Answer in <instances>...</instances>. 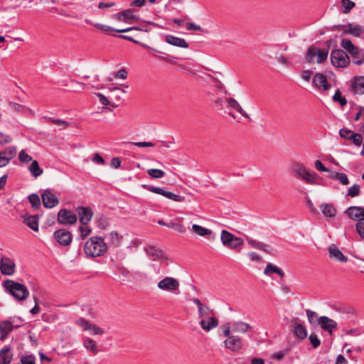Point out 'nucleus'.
I'll return each mask as SVG.
<instances>
[{
    "mask_svg": "<svg viewBox=\"0 0 364 364\" xmlns=\"http://www.w3.org/2000/svg\"><path fill=\"white\" fill-rule=\"evenodd\" d=\"M107 251V245L101 237H92L86 241L84 245L85 253L91 257L102 256Z\"/></svg>",
    "mask_w": 364,
    "mask_h": 364,
    "instance_id": "f257e3e1",
    "label": "nucleus"
},
{
    "mask_svg": "<svg viewBox=\"0 0 364 364\" xmlns=\"http://www.w3.org/2000/svg\"><path fill=\"white\" fill-rule=\"evenodd\" d=\"M331 178L338 181L342 185H348L349 183V181L348 176L344 173H335L332 174Z\"/></svg>",
    "mask_w": 364,
    "mask_h": 364,
    "instance_id": "79ce46f5",
    "label": "nucleus"
},
{
    "mask_svg": "<svg viewBox=\"0 0 364 364\" xmlns=\"http://www.w3.org/2000/svg\"><path fill=\"white\" fill-rule=\"evenodd\" d=\"M82 239H85L91 233V228L87 225H82L79 228Z\"/></svg>",
    "mask_w": 364,
    "mask_h": 364,
    "instance_id": "4d7b16f0",
    "label": "nucleus"
},
{
    "mask_svg": "<svg viewBox=\"0 0 364 364\" xmlns=\"http://www.w3.org/2000/svg\"><path fill=\"white\" fill-rule=\"evenodd\" d=\"M48 122H51L58 126L63 127V129L68 127L69 126V122L63 119H55L52 117H46Z\"/></svg>",
    "mask_w": 364,
    "mask_h": 364,
    "instance_id": "864d4df0",
    "label": "nucleus"
},
{
    "mask_svg": "<svg viewBox=\"0 0 364 364\" xmlns=\"http://www.w3.org/2000/svg\"><path fill=\"white\" fill-rule=\"evenodd\" d=\"M18 159L20 161L24 162V163H28L30 161L32 162L33 159L32 157L28 155L24 150H21L18 154Z\"/></svg>",
    "mask_w": 364,
    "mask_h": 364,
    "instance_id": "bf43d9fd",
    "label": "nucleus"
},
{
    "mask_svg": "<svg viewBox=\"0 0 364 364\" xmlns=\"http://www.w3.org/2000/svg\"><path fill=\"white\" fill-rule=\"evenodd\" d=\"M77 220V215L65 208L60 209L58 213V222L61 225H74Z\"/></svg>",
    "mask_w": 364,
    "mask_h": 364,
    "instance_id": "1a4fd4ad",
    "label": "nucleus"
},
{
    "mask_svg": "<svg viewBox=\"0 0 364 364\" xmlns=\"http://www.w3.org/2000/svg\"><path fill=\"white\" fill-rule=\"evenodd\" d=\"M9 105L12 109L16 112H24L27 110L26 107L16 102H10Z\"/></svg>",
    "mask_w": 364,
    "mask_h": 364,
    "instance_id": "69168bd1",
    "label": "nucleus"
},
{
    "mask_svg": "<svg viewBox=\"0 0 364 364\" xmlns=\"http://www.w3.org/2000/svg\"><path fill=\"white\" fill-rule=\"evenodd\" d=\"M142 187L148 190L149 191L161 195L164 197H166L168 199H170L171 200L176 201V202H183L185 201V197L175 194L172 192L166 191L161 188L155 187L153 186H149V185H142Z\"/></svg>",
    "mask_w": 364,
    "mask_h": 364,
    "instance_id": "6e6552de",
    "label": "nucleus"
},
{
    "mask_svg": "<svg viewBox=\"0 0 364 364\" xmlns=\"http://www.w3.org/2000/svg\"><path fill=\"white\" fill-rule=\"evenodd\" d=\"M333 100L334 102H338L341 107H344L347 104L346 99L342 96L341 92L339 90H337L333 96Z\"/></svg>",
    "mask_w": 364,
    "mask_h": 364,
    "instance_id": "49530a36",
    "label": "nucleus"
},
{
    "mask_svg": "<svg viewBox=\"0 0 364 364\" xmlns=\"http://www.w3.org/2000/svg\"><path fill=\"white\" fill-rule=\"evenodd\" d=\"M350 88L354 95L364 94V76H355L350 82Z\"/></svg>",
    "mask_w": 364,
    "mask_h": 364,
    "instance_id": "a211bd4d",
    "label": "nucleus"
},
{
    "mask_svg": "<svg viewBox=\"0 0 364 364\" xmlns=\"http://www.w3.org/2000/svg\"><path fill=\"white\" fill-rule=\"evenodd\" d=\"M43 206L46 208H52L56 206L58 203V198L50 190H46L41 195Z\"/></svg>",
    "mask_w": 364,
    "mask_h": 364,
    "instance_id": "dca6fc26",
    "label": "nucleus"
},
{
    "mask_svg": "<svg viewBox=\"0 0 364 364\" xmlns=\"http://www.w3.org/2000/svg\"><path fill=\"white\" fill-rule=\"evenodd\" d=\"M14 326L9 320L0 321V340L4 341Z\"/></svg>",
    "mask_w": 364,
    "mask_h": 364,
    "instance_id": "bb28decb",
    "label": "nucleus"
},
{
    "mask_svg": "<svg viewBox=\"0 0 364 364\" xmlns=\"http://www.w3.org/2000/svg\"><path fill=\"white\" fill-rule=\"evenodd\" d=\"M213 314V311H211L208 306L205 305L201 309H198V317L200 320L206 318V317L210 316Z\"/></svg>",
    "mask_w": 364,
    "mask_h": 364,
    "instance_id": "3c124183",
    "label": "nucleus"
},
{
    "mask_svg": "<svg viewBox=\"0 0 364 364\" xmlns=\"http://www.w3.org/2000/svg\"><path fill=\"white\" fill-rule=\"evenodd\" d=\"M291 171L298 178L303 180L308 184H316V180L318 178V175L317 173L310 172L304 165L298 162H295L292 164Z\"/></svg>",
    "mask_w": 364,
    "mask_h": 364,
    "instance_id": "20e7f679",
    "label": "nucleus"
},
{
    "mask_svg": "<svg viewBox=\"0 0 364 364\" xmlns=\"http://www.w3.org/2000/svg\"><path fill=\"white\" fill-rule=\"evenodd\" d=\"M94 26L104 32H109V31H115L117 33H126L130 31L136 30V31H144L143 29L139 28L138 27H129L127 28L122 29H116L107 25L96 23H94Z\"/></svg>",
    "mask_w": 364,
    "mask_h": 364,
    "instance_id": "b1692460",
    "label": "nucleus"
},
{
    "mask_svg": "<svg viewBox=\"0 0 364 364\" xmlns=\"http://www.w3.org/2000/svg\"><path fill=\"white\" fill-rule=\"evenodd\" d=\"M97 225L101 229H105L109 225V222L107 218L101 215L97 219Z\"/></svg>",
    "mask_w": 364,
    "mask_h": 364,
    "instance_id": "680f3d73",
    "label": "nucleus"
},
{
    "mask_svg": "<svg viewBox=\"0 0 364 364\" xmlns=\"http://www.w3.org/2000/svg\"><path fill=\"white\" fill-rule=\"evenodd\" d=\"M28 200L34 209H38L41 206V200L38 194H31L28 196Z\"/></svg>",
    "mask_w": 364,
    "mask_h": 364,
    "instance_id": "a18cd8bd",
    "label": "nucleus"
},
{
    "mask_svg": "<svg viewBox=\"0 0 364 364\" xmlns=\"http://www.w3.org/2000/svg\"><path fill=\"white\" fill-rule=\"evenodd\" d=\"M360 194V186L358 184H354L348 189V195L351 197H356Z\"/></svg>",
    "mask_w": 364,
    "mask_h": 364,
    "instance_id": "e2e57ef3",
    "label": "nucleus"
},
{
    "mask_svg": "<svg viewBox=\"0 0 364 364\" xmlns=\"http://www.w3.org/2000/svg\"><path fill=\"white\" fill-rule=\"evenodd\" d=\"M328 250L330 258L341 262H346L348 261L347 257H346L335 245L332 244L329 245Z\"/></svg>",
    "mask_w": 364,
    "mask_h": 364,
    "instance_id": "5701e85b",
    "label": "nucleus"
},
{
    "mask_svg": "<svg viewBox=\"0 0 364 364\" xmlns=\"http://www.w3.org/2000/svg\"><path fill=\"white\" fill-rule=\"evenodd\" d=\"M24 223L34 231L38 230V217L37 215H25Z\"/></svg>",
    "mask_w": 364,
    "mask_h": 364,
    "instance_id": "2f4dec72",
    "label": "nucleus"
},
{
    "mask_svg": "<svg viewBox=\"0 0 364 364\" xmlns=\"http://www.w3.org/2000/svg\"><path fill=\"white\" fill-rule=\"evenodd\" d=\"M320 209L326 217L333 218L336 215L337 210L333 204L323 203L321 204Z\"/></svg>",
    "mask_w": 364,
    "mask_h": 364,
    "instance_id": "c756f323",
    "label": "nucleus"
},
{
    "mask_svg": "<svg viewBox=\"0 0 364 364\" xmlns=\"http://www.w3.org/2000/svg\"><path fill=\"white\" fill-rule=\"evenodd\" d=\"M354 134V132L350 129H348L346 128L341 129L339 131V135L341 138L350 140L352 139L353 135Z\"/></svg>",
    "mask_w": 364,
    "mask_h": 364,
    "instance_id": "5fc2aeb1",
    "label": "nucleus"
},
{
    "mask_svg": "<svg viewBox=\"0 0 364 364\" xmlns=\"http://www.w3.org/2000/svg\"><path fill=\"white\" fill-rule=\"evenodd\" d=\"M224 346L233 353H237L243 348L242 339L235 335L230 336L224 341Z\"/></svg>",
    "mask_w": 364,
    "mask_h": 364,
    "instance_id": "9b49d317",
    "label": "nucleus"
},
{
    "mask_svg": "<svg viewBox=\"0 0 364 364\" xmlns=\"http://www.w3.org/2000/svg\"><path fill=\"white\" fill-rule=\"evenodd\" d=\"M355 6V2L351 0H341L342 11L343 14H348Z\"/></svg>",
    "mask_w": 364,
    "mask_h": 364,
    "instance_id": "37998d69",
    "label": "nucleus"
},
{
    "mask_svg": "<svg viewBox=\"0 0 364 364\" xmlns=\"http://www.w3.org/2000/svg\"><path fill=\"white\" fill-rule=\"evenodd\" d=\"M167 227L172 228L180 233H185L186 232V227L182 223L170 222L167 223Z\"/></svg>",
    "mask_w": 364,
    "mask_h": 364,
    "instance_id": "8fccbe9b",
    "label": "nucleus"
},
{
    "mask_svg": "<svg viewBox=\"0 0 364 364\" xmlns=\"http://www.w3.org/2000/svg\"><path fill=\"white\" fill-rule=\"evenodd\" d=\"M310 343L314 348H318L321 344V341L315 333H311L309 338Z\"/></svg>",
    "mask_w": 364,
    "mask_h": 364,
    "instance_id": "13d9d810",
    "label": "nucleus"
},
{
    "mask_svg": "<svg viewBox=\"0 0 364 364\" xmlns=\"http://www.w3.org/2000/svg\"><path fill=\"white\" fill-rule=\"evenodd\" d=\"M83 346L86 349L90 350L94 355H96L99 351L95 341L91 338H85Z\"/></svg>",
    "mask_w": 364,
    "mask_h": 364,
    "instance_id": "58836bf2",
    "label": "nucleus"
},
{
    "mask_svg": "<svg viewBox=\"0 0 364 364\" xmlns=\"http://www.w3.org/2000/svg\"><path fill=\"white\" fill-rule=\"evenodd\" d=\"M232 331L245 333L252 329V326L243 321H237L232 325Z\"/></svg>",
    "mask_w": 364,
    "mask_h": 364,
    "instance_id": "473e14b6",
    "label": "nucleus"
},
{
    "mask_svg": "<svg viewBox=\"0 0 364 364\" xmlns=\"http://www.w3.org/2000/svg\"><path fill=\"white\" fill-rule=\"evenodd\" d=\"M3 287L17 301H24L29 295V291L24 284L14 280H5L3 282Z\"/></svg>",
    "mask_w": 364,
    "mask_h": 364,
    "instance_id": "f03ea898",
    "label": "nucleus"
},
{
    "mask_svg": "<svg viewBox=\"0 0 364 364\" xmlns=\"http://www.w3.org/2000/svg\"><path fill=\"white\" fill-rule=\"evenodd\" d=\"M272 273L279 274L281 278L284 277V272L282 269L269 262L266 265V267L264 270V274L266 275H271Z\"/></svg>",
    "mask_w": 364,
    "mask_h": 364,
    "instance_id": "f704fd0d",
    "label": "nucleus"
},
{
    "mask_svg": "<svg viewBox=\"0 0 364 364\" xmlns=\"http://www.w3.org/2000/svg\"><path fill=\"white\" fill-rule=\"evenodd\" d=\"M306 314L307 316V318L309 322L313 326L319 325V316H318L317 313L313 311L310 309L306 310Z\"/></svg>",
    "mask_w": 364,
    "mask_h": 364,
    "instance_id": "ea45409f",
    "label": "nucleus"
},
{
    "mask_svg": "<svg viewBox=\"0 0 364 364\" xmlns=\"http://www.w3.org/2000/svg\"><path fill=\"white\" fill-rule=\"evenodd\" d=\"M364 33V28L360 25L348 23V28L346 31V34H350L355 37H359Z\"/></svg>",
    "mask_w": 364,
    "mask_h": 364,
    "instance_id": "c9c22d12",
    "label": "nucleus"
},
{
    "mask_svg": "<svg viewBox=\"0 0 364 364\" xmlns=\"http://www.w3.org/2000/svg\"><path fill=\"white\" fill-rule=\"evenodd\" d=\"M328 51L326 49L324 48H318V53H317V63H323L328 57Z\"/></svg>",
    "mask_w": 364,
    "mask_h": 364,
    "instance_id": "de8ad7c7",
    "label": "nucleus"
},
{
    "mask_svg": "<svg viewBox=\"0 0 364 364\" xmlns=\"http://www.w3.org/2000/svg\"><path fill=\"white\" fill-rule=\"evenodd\" d=\"M226 102L230 108H232L237 110L239 113H240L244 117L247 119H250V115L242 109L239 102L232 97L226 98Z\"/></svg>",
    "mask_w": 364,
    "mask_h": 364,
    "instance_id": "c85d7f7f",
    "label": "nucleus"
},
{
    "mask_svg": "<svg viewBox=\"0 0 364 364\" xmlns=\"http://www.w3.org/2000/svg\"><path fill=\"white\" fill-rule=\"evenodd\" d=\"M134 10L132 9H128L126 10H124L121 12L117 13L114 16V18L117 20L118 21L124 22V23H134L136 22L138 19L137 17H136L133 14Z\"/></svg>",
    "mask_w": 364,
    "mask_h": 364,
    "instance_id": "412c9836",
    "label": "nucleus"
},
{
    "mask_svg": "<svg viewBox=\"0 0 364 364\" xmlns=\"http://www.w3.org/2000/svg\"><path fill=\"white\" fill-rule=\"evenodd\" d=\"M341 46L351 55L354 64L360 65L364 63L363 49L355 46L351 41L348 38L342 39Z\"/></svg>",
    "mask_w": 364,
    "mask_h": 364,
    "instance_id": "7ed1b4c3",
    "label": "nucleus"
},
{
    "mask_svg": "<svg viewBox=\"0 0 364 364\" xmlns=\"http://www.w3.org/2000/svg\"><path fill=\"white\" fill-rule=\"evenodd\" d=\"M312 83L319 90L326 91L331 87L327 80L326 76L322 73H316L313 77Z\"/></svg>",
    "mask_w": 364,
    "mask_h": 364,
    "instance_id": "f3484780",
    "label": "nucleus"
},
{
    "mask_svg": "<svg viewBox=\"0 0 364 364\" xmlns=\"http://www.w3.org/2000/svg\"><path fill=\"white\" fill-rule=\"evenodd\" d=\"M331 61L336 68H346L350 63V58L343 50L335 49L331 53Z\"/></svg>",
    "mask_w": 364,
    "mask_h": 364,
    "instance_id": "423d86ee",
    "label": "nucleus"
},
{
    "mask_svg": "<svg viewBox=\"0 0 364 364\" xmlns=\"http://www.w3.org/2000/svg\"><path fill=\"white\" fill-rule=\"evenodd\" d=\"M147 173L153 178H161L165 176V172L161 169L150 168L147 170Z\"/></svg>",
    "mask_w": 364,
    "mask_h": 364,
    "instance_id": "c03bdc74",
    "label": "nucleus"
},
{
    "mask_svg": "<svg viewBox=\"0 0 364 364\" xmlns=\"http://www.w3.org/2000/svg\"><path fill=\"white\" fill-rule=\"evenodd\" d=\"M290 328L296 338L304 340L307 337V331L299 318H293L291 320Z\"/></svg>",
    "mask_w": 364,
    "mask_h": 364,
    "instance_id": "9d476101",
    "label": "nucleus"
},
{
    "mask_svg": "<svg viewBox=\"0 0 364 364\" xmlns=\"http://www.w3.org/2000/svg\"><path fill=\"white\" fill-rule=\"evenodd\" d=\"M79 216V221L82 225H87L93 217L94 213L91 208L77 206L75 209Z\"/></svg>",
    "mask_w": 364,
    "mask_h": 364,
    "instance_id": "4468645a",
    "label": "nucleus"
},
{
    "mask_svg": "<svg viewBox=\"0 0 364 364\" xmlns=\"http://www.w3.org/2000/svg\"><path fill=\"white\" fill-rule=\"evenodd\" d=\"M53 236L56 241L63 246H68L73 241L71 232L65 229H59L55 231Z\"/></svg>",
    "mask_w": 364,
    "mask_h": 364,
    "instance_id": "ddd939ff",
    "label": "nucleus"
},
{
    "mask_svg": "<svg viewBox=\"0 0 364 364\" xmlns=\"http://www.w3.org/2000/svg\"><path fill=\"white\" fill-rule=\"evenodd\" d=\"M246 240L251 247L258 249V250H262L269 254L271 253L270 252L271 247L269 245H267L264 243L252 240V238H250L248 237L246 238Z\"/></svg>",
    "mask_w": 364,
    "mask_h": 364,
    "instance_id": "7c9ffc66",
    "label": "nucleus"
},
{
    "mask_svg": "<svg viewBox=\"0 0 364 364\" xmlns=\"http://www.w3.org/2000/svg\"><path fill=\"white\" fill-rule=\"evenodd\" d=\"M220 239L224 246L236 251H239L238 249L244 244L242 238L236 237L225 230H222Z\"/></svg>",
    "mask_w": 364,
    "mask_h": 364,
    "instance_id": "39448f33",
    "label": "nucleus"
},
{
    "mask_svg": "<svg viewBox=\"0 0 364 364\" xmlns=\"http://www.w3.org/2000/svg\"><path fill=\"white\" fill-rule=\"evenodd\" d=\"M156 51H157V53H159L158 50H156ZM154 55L155 57L158 58L159 59L164 60L170 64L176 65V57L169 55L167 54L165 55H159L156 54V52H154Z\"/></svg>",
    "mask_w": 364,
    "mask_h": 364,
    "instance_id": "09e8293b",
    "label": "nucleus"
},
{
    "mask_svg": "<svg viewBox=\"0 0 364 364\" xmlns=\"http://www.w3.org/2000/svg\"><path fill=\"white\" fill-rule=\"evenodd\" d=\"M146 253L152 257L153 260L159 259L164 256L163 251L155 246H148L145 248Z\"/></svg>",
    "mask_w": 364,
    "mask_h": 364,
    "instance_id": "72a5a7b5",
    "label": "nucleus"
},
{
    "mask_svg": "<svg viewBox=\"0 0 364 364\" xmlns=\"http://www.w3.org/2000/svg\"><path fill=\"white\" fill-rule=\"evenodd\" d=\"M355 229L360 238L364 240V221L357 222Z\"/></svg>",
    "mask_w": 364,
    "mask_h": 364,
    "instance_id": "0e129e2a",
    "label": "nucleus"
},
{
    "mask_svg": "<svg viewBox=\"0 0 364 364\" xmlns=\"http://www.w3.org/2000/svg\"><path fill=\"white\" fill-rule=\"evenodd\" d=\"M200 325L204 331H209L218 326V321L215 317L210 316L201 319Z\"/></svg>",
    "mask_w": 364,
    "mask_h": 364,
    "instance_id": "a878e982",
    "label": "nucleus"
},
{
    "mask_svg": "<svg viewBox=\"0 0 364 364\" xmlns=\"http://www.w3.org/2000/svg\"><path fill=\"white\" fill-rule=\"evenodd\" d=\"M76 323L82 327L84 331H90L92 335H103L105 333L102 328L84 318H81L77 320Z\"/></svg>",
    "mask_w": 364,
    "mask_h": 364,
    "instance_id": "2eb2a0df",
    "label": "nucleus"
},
{
    "mask_svg": "<svg viewBox=\"0 0 364 364\" xmlns=\"http://www.w3.org/2000/svg\"><path fill=\"white\" fill-rule=\"evenodd\" d=\"M13 358V353L9 346H4L0 350V364H10Z\"/></svg>",
    "mask_w": 364,
    "mask_h": 364,
    "instance_id": "cd10ccee",
    "label": "nucleus"
},
{
    "mask_svg": "<svg viewBox=\"0 0 364 364\" xmlns=\"http://www.w3.org/2000/svg\"><path fill=\"white\" fill-rule=\"evenodd\" d=\"M127 75H128V73L126 70V69L122 68L114 74V77L125 80L127 78Z\"/></svg>",
    "mask_w": 364,
    "mask_h": 364,
    "instance_id": "338daca9",
    "label": "nucleus"
},
{
    "mask_svg": "<svg viewBox=\"0 0 364 364\" xmlns=\"http://www.w3.org/2000/svg\"><path fill=\"white\" fill-rule=\"evenodd\" d=\"M16 364H36V358L33 355L21 356L20 360Z\"/></svg>",
    "mask_w": 364,
    "mask_h": 364,
    "instance_id": "603ef678",
    "label": "nucleus"
},
{
    "mask_svg": "<svg viewBox=\"0 0 364 364\" xmlns=\"http://www.w3.org/2000/svg\"><path fill=\"white\" fill-rule=\"evenodd\" d=\"M109 235L111 244L114 247H117L120 244L122 237H120L117 232H112Z\"/></svg>",
    "mask_w": 364,
    "mask_h": 364,
    "instance_id": "6e6d98bb",
    "label": "nucleus"
},
{
    "mask_svg": "<svg viewBox=\"0 0 364 364\" xmlns=\"http://www.w3.org/2000/svg\"><path fill=\"white\" fill-rule=\"evenodd\" d=\"M119 38H122V39H124V40H127L129 41H132L136 44H138V45H140L141 47L144 48H147L149 49V50H151L153 52H157L156 50H155L154 48L149 46L148 45L144 43H141L137 40H135L134 38H132V36H126V35H120L119 36Z\"/></svg>",
    "mask_w": 364,
    "mask_h": 364,
    "instance_id": "a19ab883",
    "label": "nucleus"
},
{
    "mask_svg": "<svg viewBox=\"0 0 364 364\" xmlns=\"http://www.w3.org/2000/svg\"><path fill=\"white\" fill-rule=\"evenodd\" d=\"M165 41L167 43L176 47L187 48L189 46L185 39L172 35H166L165 36Z\"/></svg>",
    "mask_w": 364,
    "mask_h": 364,
    "instance_id": "393cba45",
    "label": "nucleus"
},
{
    "mask_svg": "<svg viewBox=\"0 0 364 364\" xmlns=\"http://www.w3.org/2000/svg\"><path fill=\"white\" fill-rule=\"evenodd\" d=\"M318 50V48L315 46H310L307 50L306 56L309 59V61H311L312 59L316 56Z\"/></svg>",
    "mask_w": 364,
    "mask_h": 364,
    "instance_id": "052dcab7",
    "label": "nucleus"
},
{
    "mask_svg": "<svg viewBox=\"0 0 364 364\" xmlns=\"http://www.w3.org/2000/svg\"><path fill=\"white\" fill-rule=\"evenodd\" d=\"M351 141L355 146H360L363 141V136L360 134L354 133Z\"/></svg>",
    "mask_w": 364,
    "mask_h": 364,
    "instance_id": "774afa93",
    "label": "nucleus"
},
{
    "mask_svg": "<svg viewBox=\"0 0 364 364\" xmlns=\"http://www.w3.org/2000/svg\"><path fill=\"white\" fill-rule=\"evenodd\" d=\"M345 213L352 220L358 222L364 221V208L350 206L345 210Z\"/></svg>",
    "mask_w": 364,
    "mask_h": 364,
    "instance_id": "6ab92c4d",
    "label": "nucleus"
},
{
    "mask_svg": "<svg viewBox=\"0 0 364 364\" xmlns=\"http://www.w3.org/2000/svg\"><path fill=\"white\" fill-rule=\"evenodd\" d=\"M319 325L321 328L328 332L331 336L332 335L333 331L337 328V323L336 321L323 316L319 317Z\"/></svg>",
    "mask_w": 364,
    "mask_h": 364,
    "instance_id": "4be33fe9",
    "label": "nucleus"
},
{
    "mask_svg": "<svg viewBox=\"0 0 364 364\" xmlns=\"http://www.w3.org/2000/svg\"><path fill=\"white\" fill-rule=\"evenodd\" d=\"M16 154V149L14 146H9L0 151V168L6 166Z\"/></svg>",
    "mask_w": 364,
    "mask_h": 364,
    "instance_id": "aec40b11",
    "label": "nucleus"
},
{
    "mask_svg": "<svg viewBox=\"0 0 364 364\" xmlns=\"http://www.w3.org/2000/svg\"><path fill=\"white\" fill-rule=\"evenodd\" d=\"M0 270L4 275H13L16 271V264L14 261L6 256L1 257L0 260Z\"/></svg>",
    "mask_w": 364,
    "mask_h": 364,
    "instance_id": "f8f14e48",
    "label": "nucleus"
},
{
    "mask_svg": "<svg viewBox=\"0 0 364 364\" xmlns=\"http://www.w3.org/2000/svg\"><path fill=\"white\" fill-rule=\"evenodd\" d=\"M180 283L178 280L170 277H166L157 284V287L159 289L173 294H177L176 291H178Z\"/></svg>",
    "mask_w": 364,
    "mask_h": 364,
    "instance_id": "0eeeda50",
    "label": "nucleus"
},
{
    "mask_svg": "<svg viewBox=\"0 0 364 364\" xmlns=\"http://www.w3.org/2000/svg\"><path fill=\"white\" fill-rule=\"evenodd\" d=\"M28 170L31 174L35 178L38 177L43 172V170L40 167L38 162L36 160L32 161L31 164L28 167Z\"/></svg>",
    "mask_w": 364,
    "mask_h": 364,
    "instance_id": "e433bc0d",
    "label": "nucleus"
},
{
    "mask_svg": "<svg viewBox=\"0 0 364 364\" xmlns=\"http://www.w3.org/2000/svg\"><path fill=\"white\" fill-rule=\"evenodd\" d=\"M192 231L199 236H208L211 235L212 231L210 229L203 228L199 225L194 224L192 225Z\"/></svg>",
    "mask_w": 364,
    "mask_h": 364,
    "instance_id": "4c0bfd02",
    "label": "nucleus"
}]
</instances>
